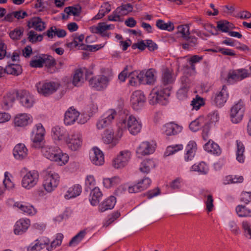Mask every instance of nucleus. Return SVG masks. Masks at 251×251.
Returning a JSON list of instances; mask_svg holds the SVG:
<instances>
[{
    "label": "nucleus",
    "mask_w": 251,
    "mask_h": 251,
    "mask_svg": "<svg viewBox=\"0 0 251 251\" xmlns=\"http://www.w3.org/2000/svg\"><path fill=\"white\" fill-rule=\"evenodd\" d=\"M141 191L147 189L151 184V180L149 177H144L137 182Z\"/></svg>",
    "instance_id": "58"
},
{
    "label": "nucleus",
    "mask_w": 251,
    "mask_h": 251,
    "mask_svg": "<svg viewBox=\"0 0 251 251\" xmlns=\"http://www.w3.org/2000/svg\"><path fill=\"white\" fill-rule=\"evenodd\" d=\"M213 202L214 199L211 195L209 194L205 197L204 203L206 205V209L208 212H210L214 210V205Z\"/></svg>",
    "instance_id": "60"
},
{
    "label": "nucleus",
    "mask_w": 251,
    "mask_h": 251,
    "mask_svg": "<svg viewBox=\"0 0 251 251\" xmlns=\"http://www.w3.org/2000/svg\"><path fill=\"white\" fill-rule=\"evenodd\" d=\"M132 157L131 152L127 150L120 151L112 160L111 166L116 170H122L126 167Z\"/></svg>",
    "instance_id": "5"
},
{
    "label": "nucleus",
    "mask_w": 251,
    "mask_h": 251,
    "mask_svg": "<svg viewBox=\"0 0 251 251\" xmlns=\"http://www.w3.org/2000/svg\"><path fill=\"white\" fill-rule=\"evenodd\" d=\"M237 150L236 151V160L240 163L244 162L245 160V147L243 144L239 141H236Z\"/></svg>",
    "instance_id": "44"
},
{
    "label": "nucleus",
    "mask_w": 251,
    "mask_h": 251,
    "mask_svg": "<svg viewBox=\"0 0 251 251\" xmlns=\"http://www.w3.org/2000/svg\"><path fill=\"white\" fill-rule=\"evenodd\" d=\"M60 177L54 171H49L45 175L42 182V187L47 193H52L58 186Z\"/></svg>",
    "instance_id": "4"
},
{
    "label": "nucleus",
    "mask_w": 251,
    "mask_h": 251,
    "mask_svg": "<svg viewBox=\"0 0 251 251\" xmlns=\"http://www.w3.org/2000/svg\"><path fill=\"white\" fill-rule=\"evenodd\" d=\"M87 233L86 229L81 230L70 241V246H75L79 243L84 238Z\"/></svg>",
    "instance_id": "56"
},
{
    "label": "nucleus",
    "mask_w": 251,
    "mask_h": 251,
    "mask_svg": "<svg viewBox=\"0 0 251 251\" xmlns=\"http://www.w3.org/2000/svg\"><path fill=\"white\" fill-rule=\"evenodd\" d=\"M97 182L93 175H87L85 178V188L86 191L96 187Z\"/></svg>",
    "instance_id": "54"
},
{
    "label": "nucleus",
    "mask_w": 251,
    "mask_h": 251,
    "mask_svg": "<svg viewBox=\"0 0 251 251\" xmlns=\"http://www.w3.org/2000/svg\"><path fill=\"white\" fill-rule=\"evenodd\" d=\"M117 115V111L114 109L106 111L98 119L96 123L97 128L99 130L104 129L110 126Z\"/></svg>",
    "instance_id": "12"
},
{
    "label": "nucleus",
    "mask_w": 251,
    "mask_h": 251,
    "mask_svg": "<svg viewBox=\"0 0 251 251\" xmlns=\"http://www.w3.org/2000/svg\"><path fill=\"white\" fill-rule=\"evenodd\" d=\"M42 153L47 159L59 166H65L69 161V154L58 147L46 146L42 148Z\"/></svg>",
    "instance_id": "2"
},
{
    "label": "nucleus",
    "mask_w": 251,
    "mask_h": 251,
    "mask_svg": "<svg viewBox=\"0 0 251 251\" xmlns=\"http://www.w3.org/2000/svg\"><path fill=\"white\" fill-rule=\"evenodd\" d=\"M183 184V180L180 177H177L173 180L171 184L170 187L173 189H179Z\"/></svg>",
    "instance_id": "64"
},
{
    "label": "nucleus",
    "mask_w": 251,
    "mask_h": 251,
    "mask_svg": "<svg viewBox=\"0 0 251 251\" xmlns=\"http://www.w3.org/2000/svg\"><path fill=\"white\" fill-rule=\"evenodd\" d=\"M189 128L191 130L196 132L200 129H202V136L204 140L208 138V135L210 130L209 122L203 116H200L195 120L193 121L189 125Z\"/></svg>",
    "instance_id": "9"
},
{
    "label": "nucleus",
    "mask_w": 251,
    "mask_h": 251,
    "mask_svg": "<svg viewBox=\"0 0 251 251\" xmlns=\"http://www.w3.org/2000/svg\"><path fill=\"white\" fill-rule=\"evenodd\" d=\"M156 25L161 30L172 31L174 29V25L173 23L171 22L165 23L162 20H158L156 22Z\"/></svg>",
    "instance_id": "49"
},
{
    "label": "nucleus",
    "mask_w": 251,
    "mask_h": 251,
    "mask_svg": "<svg viewBox=\"0 0 251 251\" xmlns=\"http://www.w3.org/2000/svg\"><path fill=\"white\" fill-rule=\"evenodd\" d=\"M111 10V6L108 2L103 3L100 7L99 12L93 18L94 20H100Z\"/></svg>",
    "instance_id": "45"
},
{
    "label": "nucleus",
    "mask_w": 251,
    "mask_h": 251,
    "mask_svg": "<svg viewBox=\"0 0 251 251\" xmlns=\"http://www.w3.org/2000/svg\"><path fill=\"white\" fill-rule=\"evenodd\" d=\"M183 145L182 144H176L169 146L167 147L164 153V156L165 157L172 155L178 151L182 150Z\"/></svg>",
    "instance_id": "48"
},
{
    "label": "nucleus",
    "mask_w": 251,
    "mask_h": 251,
    "mask_svg": "<svg viewBox=\"0 0 251 251\" xmlns=\"http://www.w3.org/2000/svg\"><path fill=\"white\" fill-rule=\"evenodd\" d=\"M79 112L73 106L69 107L64 114V122L66 126H71L76 122L79 124H84L87 121L86 117L80 116Z\"/></svg>",
    "instance_id": "7"
},
{
    "label": "nucleus",
    "mask_w": 251,
    "mask_h": 251,
    "mask_svg": "<svg viewBox=\"0 0 251 251\" xmlns=\"http://www.w3.org/2000/svg\"><path fill=\"white\" fill-rule=\"evenodd\" d=\"M82 134L77 131L70 132L64 144L72 151H76L80 149L83 145Z\"/></svg>",
    "instance_id": "6"
},
{
    "label": "nucleus",
    "mask_w": 251,
    "mask_h": 251,
    "mask_svg": "<svg viewBox=\"0 0 251 251\" xmlns=\"http://www.w3.org/2000/svg\"><path fill=\"white\" fill-rule=\"evenodd\" d=\"M156 144L152 140L144 141L140 143L137 147L136 154L138 158L153 153L156 149Z\"/></svg>",
    "instance_id": "14"
},
{
    "label": "nucleus",
    "mask_w": 251,
    "mask_h": 251,
    "mask_svg": "<svg viewBox=\"0 0 251 251\" xmlns=\"http://www.w3.org/2000/svg\"><path fill=\"white\" fill-rule=\"evenodd\" d=\"M244 111V102L240 100L231 108L230 117L231 122L234 124L240 123L243 119Z\"/></svg>",
    "instance_id": "17"
},
{
    "label": "nucleus",
    "mask_w": 251,
    "mask_h": 251,
    "mask_svg": "<svg viewBox=\"0 0 251 251\" xmlns=\"http://www.w3.org/2000/svg\"><path fill=\"white\" fill-rule=\"evenodd\" d=\"M170 95V87L163 88L157 86L152 89L149 96L148 100L150 104L154 105L157 103L166 105L168 102Z\"/></svg>",
    "instance_id": "3"
},
{
    "label": "nucleus",
    "mask_w": 251,
    "mask_h": 251,
    "mask_svg": "<svg viewBox=\"0 0 251 251\" xmlns=\"http://www.w3.org/2000/svg\"><path fill=\"white\" fill-rule=\"evenodd\" d=\"M229 94L226 86H223L221 90L218 92L213 98L214 104L218 107L223 106L226 102Z\"/></svg>",
    "instance_id": "24"
},
{
    "label": "nucleus",
    "mask_w": 251,
    "mask_h": 251,
    "mask_svg": "<svg viewBox=\"0 0 251 251\" xmlns=\"http://www.w3.org/2000/svg\"><path fill=\"white\" fill-rule=\"evenodd\" d=\"M248 70L245 69H240L230 71L227 75L229 80L240 81L248 77Z\"/></svg>",
    "instance_id": "30"
},
{
    "label": "nucleus",
    "mask_w": 251,
    "mask_h": 251,
    "mask_svg": "<svg viewBox=\"0 0 251 251\" xmlns=\"http://www.w3.org/2000/svg\"><path fill=\"white\" fill-rule=\"evenodd\" d=\"M143 83L147 84H152L156 80V71L153 69L144 70L141 72Z\"/></svg>",
    "instance_id": "29"
},
{
    "label": "nucleus",
    "mask_w": 251,
    "mask_h": 251,
    "mask_svg": "<svg viewBox=\"0 0 251 251\" xmlns=\"http://www.w3.org/2000/svg\"><path fill=\"white\" fill-rule=\"evenodd\" d=\"M191 172H197L200 175H206L209 171L208 166L203 161L195 163L190 169Z\"/></svg>",
    "instance_id": "41"
},
{
    "label": "nucleus",
    "mask_w": 251,
    "mask_h": 251,
    "mask_svg": "<svg viewBox=\"0 0 251 251\" xmlns=\"http://www.w3.org/2000/svg\"><path fill=\"white\" fill-rule=\"evenodd\" d=\"M24 30L22 28H16L9 33V36L12 40H19L23 34Z\"/></svg>",
    "instance_id": "62"
},
{
    "label": "nucleus",
    "mask_w": 251,
    "mask_h": 251,
    "mask_svg": "<svg viewBox=\"0 0 251 251\" xmlns=\"http://www.w3.org/2000/svg\"><path fill=\"white\" fill-rule=\"evenodd\" d=\"M33 122L32 116L27 113H20L13 117V125L17 129H24Z\"/></svg>",
    "instance_id": "11"
},
{
    "label": "nucleus",
    "mask_w": 251,
    "mask_h": 251,
    "mask_svg": "<svg viewBox=\"0 0 251 251\" xmlns=\"http://www.w3.org/2000/svg\"><path fill=\"white\" fill-rule=\"evenodd\" d=\"M89 159L96 166H102L104 163L103 152L98 148L93 147L89 152Z\"/></svg>",
    "instance_id": "21"
},
{
    "label": "nucleus",
    "mask_w": 251,
    "mask_h": 251,
    "mask_svg": "<svg viewBox=\"0 0 251 251\" xmlns=\"http://www.w3.org/2000/svg\"><path fill=\"white\" fill-rule=\"evenodd\" d=\"M13 176L8 172H5L4 174L3 184L5 189L10 190L14 187V183L13 181Z\"/></svg>",
    "instance_id": "52"
},
{
    "label": "nucleus",
    "mask_w": 251,
    "mask_h": 251,
    "mask_svg": "<svg viewBox=\"0 0 251 251\" xmlns=\"http://www.w3.org/2000/svg\"><path fill=\"white\" fill-rule=\"evenodd\" d=\"M130 66H126L124 69L118 75V78L121 82H124L126 78L128 77L130 72H131Z\"/></svg>",
    "instance_id": "61"
},
{
    "label": "nucleus",
    "mask_w": 251,
    "mask_h": 251,
    "mask_svg": "<svg viewBox=\"0 0 251 251\" xmlns=\"http://www.w3.org/2000/svg\"><path fill=\"white\" fill-rule=\"evenodd\" d=\"M129 85L132 86H136L140 83H143V79L141 76V72L137 71H131L129 74Z\"/></svg>",
    "instance_id": "37"
},
{
    "label": "nucleus",
    "mask_w": 251,
    "mask_h": 251,
    "mask_svg": "<svg viewBox=\"0 0 251 251\" xmlns=\"http://www.w3.org/2000/svg\"><path fill=\"white\" fill-rule=\"evenodd\" d=\"M82 192V186L78 184L73 185L70 187L64 195L66 200L74 199L79 196Z\"/></svg>",
    "instance_id": "31"
},
{
    "label": "nucleus",
    "mask_w": 251,
    "mask_h": 251,
    "mask_svg": "<svg viewBox=\"0 0 251 251\" xmlns=\"http://www.w3.org/2000/svg\"><path fill=\"white\" fill-rule=\"evenodd\" d=\"M5 72L8 74L18 75L22 73V69L18 64H10L5 67Z\"/></svg>",
    "instance_id": "46"
},
{
    "label": "nucleus",
    "mask_w": 251,
    "mask_h": 251,
    "mask_svg": "<svg viewBox=\"0 0 251 251\" xmlns=\"http://www.w3.org/2000/svg\"><path fill=\"white\" fill-rule=\"evenodd\" d=\"M116 198L113 196H110L103 200L99 205V210L101 212L112 209L116 203Z\"/></svg>",
    "instance_id": "34"
},
{
    "label": "nucleus",
    "mask_w": 251,
    "mask_h": 251,
    "mask_svg": "<svg viewBox=\"0 0 251 251\" xmlns=\"http://www.w3.org/2000/svg\"><path fill=\"white\" fill-rule=\"evenodd\" d=\"M183 127L174 123H168L163 126L161 130L164 135L171 136L176 135L180 133Z\"/></svg>",
    "instance_id": "22"
},
{
    "label": "nucleus",
    "mask_w": 251,
    "mask_h": 251,
    "mask_svg": "<svg viewBox=\"0 0 251 251\" xmlns=\"http://www.w3.org/2000/svg\"><path fill=\"white\" fill-rule=\"evenodd\" d=\"M204 104V100L198 96H197L195 98L193 99L191 102L192 109L196 110L199 109Z\"/></svg>",
    "instance_id": "59"
},
{
    "label": "nucleus",
    "mask_w": 251,
    "mask_h": 251,
    "mask_svg": "<svg viewBox=\"0 0 251 251\" xmlns=\"http://www.w3.org/2000/svg\"><path fill=\"white\" fill-rule=\"evenodd\" d=\"M197 145L195 141L191 140L187 144L184 155L185 161H191L194 158L197 151Z\"/></svg>",
    "instance_id": "26"
},
{
    "label": "nucleus",
    "mask_w": 251,
    "mask_h": 251,
    "mask_svg": "<svg viewBox=\"0 0 251 251\" xmlns=\"http://www.w3.org/2000/svg\"><path fill=\"white\" fill-rule=\"evenodd\" d=\"M110 81L109 76L102 75H98L90 79L89 85L95 90L102 91L107 87Z\"/></svg>",
    "instance_id": "16"
},
{
    "label": "nucleus",
    "mask_w": 251,
    "mask_h": 251,
    "mask_svg": "<svg viewBox=\"0 0 251 251\" xmlns=\"http://www.w3.org/2000/svg\"><path fill=\"white\" fill-rule=\"evenodd\" d=\"M102 196V193L98 186L91 189L89 201L92 206L97 205Z\"/></svg>",
    "instance_id": "35"
},
{
    "label": "nucleus",
    "mask_w": 251,
    "mask_h": 251,
    "mask_svg": "<svg viewBox=\"0 0 251 251\" xmlns=\"http://www.w3.org/2000/svg\"><path fill=\"white\" fill-rule=\"evenodd\" d=\"M16 95L14 93H8L4 97L2 107L5 110H8L13 106L15 101Z\"/></svg>",
    "instance_id": "39"
},
{
    "label": "nucleus",
    "mask_w": 251,
    "mask_h": 251,
    "mask_svg": "<svg viewBox=\"0 0 251 251\" xmlns=\"http://www.w3.org/2000/svg\"><path fill=\"white\" fill-rule=\"evenodd\" d=\"M154 161L151 159L144 160L139 167L140 171L143 173H149L151 169L155 167Z\"/></svg>",
    "instance_id": "43"
},
{
    "label": "nucleus",
    "mask_w": 251,
    "mask_h": 251,
    "mask_svg": "<svg viewBox=\"0 0 251 251\" xmlns=\"http://www.w3.org/2000/svg\"><path fill=\"white\" fill-rule=\"evenodd\" d=\"M48 62H50V65H53L54 63V60L53 59H49L46 56H39L34 57L31 60L30 65L32 67L40 68L44 64H47Z\"/></svg>",
    "instance_id": "33"
},
{
    "label": "nucleus",
    "mask_w": 251,
    "mask_h": 251,
    "mask_svg": "<svg viewBox=\"0 0 251 251\" xmlns=\"http://www.w3.org/2000/svg\"><path fill=\"white\" fill-rule=\"evenodd\" d=\"M27 26L29 28H34L38 31H43L46 27V24L38 17L31 18L27 23Z\"/></svg>",
    "instance_id": "32"
},
{
    "label": "nucleus",
    "mask_w": 251,
    "mask_h": 251,
    "mask_svg": "<svg viewBox=\"0 0 251 251\" xmlns=\"http://www.w3.org/2000/svg\"><path fill=\"white\" fill-rule=\"evenodd\" d=\"M204 149L208 152L217 155H220L221 153V150L219 145L211 140L205 144Z\"/></svg>",
    "instance_id": "42"
},
{
    "label": "nucleus",
    "mask_w": 251,
    "mask_h": 251,
    "mask_svg": "<svg viewBox=\"0 0 251 251\" xmlns=\"http://www.w3.org/2000/svg\"><path fill=\"white\" fill-rule=\"evenodd\" d=\"M73 40L70 42L67 43V47L71 50L75 48H78V49H82L81 48L83 46V41L84 39V35L82 34L80 35H74L72 36Z\"/></svg>",
    "instance_id": "36"
},
{
    "label": "nucleus",
    "mask_w": 251,
    "mask_h": 251,
    "mask_svg": "<svg viewBox=\"0 0 251 251\" xmlns=\"http://www.w3.org/2000/svg\"><path fill=\"white\" fill-rule=\"evenodd\" d=\"M177 28V33L179 34L183 38L187 39L190 34L189 26L187 25H183L178 26Z\"/></svg>",
    "instance_id": "57"
},
{
    "label": "nucleus",
    "mask_w": 251,
    "mask_h": 251,
    "mask_svg": "<svg viewBox=\"0 0 251 251\" xmlns=\"http://www.w3.org/2000/svg\"><path fill=\"white\" fill-rule=\"evenodd\" d=\"M63 237V235L62 233L57 234L55 238L50 243V246L47 247V250L48 251H52L57 247L60 246Z\"/></svg>",
    "instance_id": "51"
},
{
    "label": "nucleus",
    "mask_w": 251,
    "mask_h": 251,
    "mask_svg": "<svg viewBox=\"0 0 251 251\" xmlns=\"http://www.w3.org/2000/svg\"><path fill=\"white\" fill-rule=\"evenodd\" d=\"M241 225L244 236L246 238L251 240V222L247 220H244L242 222Z\"/></svg>",
    "instance_id": "53"
},
{
    "label": "nucleus",
    "mask_w": 251,
    "mask_h": 251,
    "mask_svg": "<svg viewBox=\"0 0 251 251\" xmlns=\"http://www.w3.org/2000/svg\"><path fill=\"white\" fill-rule=\"evenodd\" d=\"M142 126V121L139 118L131 114L126 115L120 119L115 129L108 128L104 131L102 140L104 144L113 148L123 137L124 129H127L130 134L136 135L141 131Z\"/></svg>",
    "instance_id": "1"
},
{
    "label": "nucleus",
    "mask_w": 251,
    "mask_h": 251,
    "mask_svg": "<svg viewBox=\"0 0 251 251\" xmlns=\"http://www.w3.org/2000/svg\"><path fill=\"white\" fill-rule=\"evenodd\" d=\"M17 99L21 105L25 109H30L36 103V99L33 95L25 90L18 93Z\"/></svg>",
    "instance_id": "18"
},
{
    "label": "nucleus",
    "mask_w": 251,
    "mask_h": 251,
    "mask_svg": "<svg viewBox=\"0 0 251 251\" xmlns=\"http://www.w3.org/2000/svg\"><path fill=\"white\" fill-rule=\"evenodd\" d=\"M39 174L35 170L27 172L22 177L21 186L26 190H30L35 187L39 180Z\"/></svg>",
    "instance_id": "10"
},
{
    "label": "nucleus",
    "mask_w": 251,
    "mask_h": 251,
    "mask_svg": "<svg viewBox=\"0 0 251 251\" xmlns=\"http://www.w3.org/2000/svg\"><path fill=\"white\" fill-rule=\"evenodd\" d=\"M115 26L112 24H107L105 22H101L98 24L96 26L90 27V29L92 33L100 35L102 37L109 38L111 35L108 30L113 29Z\"/></svg>",
    "instance_id": "20"
},
{
    "label": "nucleus",
    "mask_w": 251,
    "mask_h": 251,
    "mask_svg": "<svg viewBox=\"0 0 251 251\" xmlns=\"http://www.w3.org/2000/svg\"><path fill=\"white\" fill-rule=\"evenodd\" d=\"M118 7L121 10L124 16L132 12L133 9L132 5H131L130 3L122 4Z\"/></svg>",
    "instance_id": "63"
},
{
    "label": "nucleus",
    "mask_w": 251,
    "mask_h": 251,
    "mask_svg": "<svg viewBox=\"0 0 251 251\" xmlns=\"http://www.w3.org/2000/svg\"><path fill=\"white\" fill-rule=\"evenodd\" d=\"M69 133L63 127L55 126L51 129L50 136L54 143L61 145L64 144Z\"/></svg>",
    "instance_id": "15"
},
{
    "label": "nucleus",
    "mask_w": 251,
    "mask_h": 251,
    "mask_svg": "<svg viewBox=\"0 0 251 251\" xmlns=\"http://www.w3.org/2000/svg\"><path fill=\"white\" fill-rule=\"evenodd\" d=\"M45 133V129L42 124L38 123L34 126L31 134L33 147L35 148L41 147V143L44 139Z\"/></svg>",
    "instance_id": "13"
},
{
    "label": "nucleus",
    "mask_w": 251,
    "mask_h": 251,
    "mask_svg": "<svg viewBox=\"0 0 251 251\" xmlns=\"http://www.w3.org/2000/svg\"><path fill=\"white\" fill-rule=\"evenodd\" d=\"M122 181L119 176H114L111 177H104L102 179V185L106 189H110L119 184Z\"/></svg>",
    "instance_id": "40"
},
{
    "label": "nucleus",
    "mask_w": 251,
    "mask_h": 251,
    "mask_svg": "<svg viewBox=\"0 0 251 251\" xmlns=\"http://www.w3.org/2000/svg\"><path fill=\"white\" fill-rule=\"evenodd\" d=\"M244 181V177L239 175H229L225 177L224 183L225 184L231 183H242Z\"/></svg>",
    "instance_id": "50"
},
{
    "label": "nucleus",
    "mask_w": 251,
    "mask_h": 251,
    "mask_svg": "<svg viewBox=\"0 0 251 251\" xmlns=\"http://www.w3.org/2000/svg\"><path fill=\"white\" fill-rule=\"evenodd\" d=\"M60 86L59 82L53 81H40L35 86L38 93L44 96H48L55 93Z\"/></svg>",
    "instance_id": "8"
},
{
    "label": "nucleus",
    "mask_w": 251,
    "mask_h": 251,
    "mask_svg": "<svg viewBox=\"0 0 251 251\" xmlns=\"http://www.w3.org/2000/svg\"><path fill=\"white\" fill-rule=\"evenodd\" d=\"M28 151L24 144L19 143L14 148L13 154L14 158L18 160L25 159L28 155Z\"/></svg>",
    "instance_id": "25"
},
{
    "label": "nucleus",
    "mask_w": 251,
    "mask_h": 251,
    "mask_svg": "<svg viewBox=\"0 0 251 251\" xmlns=\"http://www.w3.org/2000/svg\"><path fill=\"white\" fill-rule=\"evenodd\" d=\"M146 101V98L143 92L137 90L132 93L130 97V103L135 110H141L144 107Z\"/></svg>",
    "instance_id": "19"
},
{
    "label": "nucleus",
    "mask_w": 251,
    "mask_h": 251,
    "mask_svg": "<svg viewBox=\"0 0 251 251\" xmlns=\"http://www.w3.org/2000/svg\"><path fill=\"white\" fill-rule=\"evenodd\" d=\"M236 212L240 217H251V210L245 206L239 205L236 207Z\"/></svg>",
    "instance_id": "55"
},
{
    "label": "nucleus",
    "mask_w": 251,
    "mask_h": 251,
    "mask_svg": "<svg viewBox=\"0 0 251 251\" xmlns=\"http://www.w3.org/2000/svg\"><path fill=\"white\" fill-rule=\"evenodd\" d=\"M176 78L173 74V70L171 69L165 68L162 72V82L164 85L172 84Z\"/></svg>",
    "instance_id": "38"
},
{
    "label": "nucleus",
    "mask_w": 251,
    "mask_h": 251,
    "mask_svg": "<svg viewBox=\"0 0 251 251\" xmlns=\"http://www.w3.org/2000/svg\"><path fill=\"white\" fill-rule=\"evenodd\" d=\"M87 70L85 69L76 70L73 76L72 84L75 86H80L86 79Z\"/></svg>",
    "instance_id": "28"
},
{
    "label": "nucleus",
    "mask_w": 251,
    "mask_h": 251,
    "mask_svg": "<svg viewBox=\"0 0 251 251\" xmlns=\"http://www.w3.org/2000/svg\"><path fill=\"white\" fill-rule=\"evenodd\" d=\"M234 28L233 25L227 21L223 20L217 22V28L223 32L228 33L230 29Z\"/></svg>",
    "instance_id": "47"
},
{
    "label": "nucleus",
    "mask_w": 251,
    "mask_h": 251,
    "mask_svg": "<svg viewBox=\"0 0 251 251\" xmlns=\"http://www.w3.org/2000/svg\"><path fill=\"white\" fill-rule=\"evenodd\" d=\"M30 225V221L27 218H21L14 226L13 232L16 235H21L26 232Z\"/></svg>",
    "instance_id": "23"
},
{
    "label": "nucleus",
    "mask_w": 251,
    "mask_h": 251,
    "mask_svg": "<svg viewBox=\"0 0 251 251\" xmlns=\"http://www.w3.org/2000/svg\"><path fill=\"white\" fill-rule=\"evenodd\" d=\"M14 206L19 209L25 215L28 216H34L37 212L33 205L28 203L16 202L14 204Z\"/></svg>",
    "instance_id": "27"
}]
</instances>
